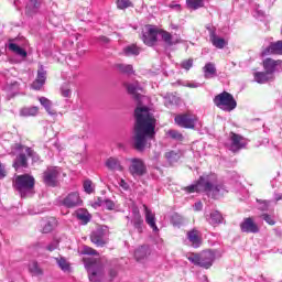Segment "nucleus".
Here are the masks:
<instances>
[{
  "mask_svg": "<svg viewBox=\"0 0 282 282\" xmlns=\"http://www.w3.org/2000/svg\"><path fill=\"white\" fill-rule=\"evenodd\" d=\"M134 118V149L144 151L149 140H155V117L147 107H137Z\"/></svg>",
  "mask_w": 282,
  "mask_h": 282,
  "instance_id": "nucleus-1",
  "label": "nucleus"
},
{
  "mask_svg": "<svg viewBox=\"0 0 282 282\" xmlns=\"http://www.w3.org/2000/svg\"><path fill=\"white\" fill-rule=\"evenodd\" d=\"M186 193H206L213 199H219L221 195L228 193L224 183H217L216 175L200 176L196 184L185 187Z\"/></svg>",
  "mask_w": 282,
  "mask_h": 282,
  "instance_id": "nucleus-2",
  "label": "nucleus"
},
{
  "mask_svg": "<svg viewBox=\"0 0 282 282\" xmlns=\"http://www.w3.org/2000/svg\"><path fill=\"white\" fill-rule=\"evenodd\" d=\"M36 180L30 174L17 175L13 180V188L21 197H32Z\"/></svg>",
  "mask_w": 282,
  "mask_h": 282,
  "instance_id": "nucleus-3",
  "label": "nucleus"
},
{
  "mask_svg": "<svg viewBox=\"0 0 282 282\" xmlns=\"http://www.w3.org/2000/svg\"><path fill=\"white\" fill-rule=\"evenodd\" d=\"M215 251L213 250H206L202 253H192L187 257V260L193 263L194 265H197L198 268H205V270H208V268L213 267V263H215Z\"/></svg>",
  "mask_w": 282,
  "mask_h": 282,
  "instance_id": "nucleus-4",
  "label": "nucleus"
},
{
  "mask_svg": "<svg viewBox=\"0 0 282 282\" xmlns=\"http://www.w3.org/2000/svg\"><path fill=\"white\" fill-rule=\"evenodd\" d=\"M214 105H216L218 109H221V111L227 112L237 109V100H235V97L228 91H223L215 96Z\"/></svg>",
  "mask_w": 282,
  "mask_h": 282,
  "instance_id": "nucleus-5",
  "label": "nucleus"
},
{
  "mask_svg": "<svg viewBox=\"0 0 282 282\" xmlns=\"http://www.w3.org/2000/svg\"><path fill=\"white\" fill-rule=\"evenodd\" d=\"M85 268L90 282H100L102 279V264H100V261L94 258L86 259Z\"/></svg>",
  "mask_w": 282,
  "mask_h": 282,
  "instance_id": "nucleus-6",
  "label": "nucleus"
},
{
  "mask_svg": "<svg viewBox=\"0 0 282 282\" xmlns=\"http://www.w3.org/2000/svg\"><path fill=\"white\" fill-rule=\"evenodd\" d=\"M127 162L129 164L128 171L131 176L134 177H144L147 175L148 170H147V163H144V160L140 158H130L127 159Z\"/></svg>",
  "mask_w": 282,
  "mask_h": 282,
  "instance_id": "nucleus-7",
  "label": "nucleus"
},
{
  "mask_svg": "<svg viewBox=\"0 0 282 282\" xmlns=\"http://www.w3.org/2000/svg\"><path fill=\"white\" fill-rule=\"evenodd\" d=\"M42 180L45 186H51L52 188H56V186H58V180H61V167L48 166L43 172Z\"/></svg>",
  "mask_w": 282,
  "mask_h": 282,
  "instance_id": "nucleus-8",
  "label": "nucleus"
},
{
  "mask_svg": "<svg viewBox=\"0 0 282 282\" xmlns=\"http://www.w3.org/2000/svg\"><path fill=\"white\" fill-rule=\"evenodd\" d=\"M23 150H25V145L21 143H15L12 147L13 155H15V153H19L13 162V169H15V171H19V169H28V156H25Z\"/></svg>",
  "mask_w": 282,
  "mask_h": 282,
  "instance_id": "nucleus-9",
  "label": "nucleus"
},
{
  "mask_svg": "<svg viewBox=\"0 0 282 282\" xmlns=\"http://www.w3.org/2000/svg\"><path fill=\"white\" fill-rule=\"evenodd\" d=\"M127 219L139 235L144 232V219H142V214H140V209L138 207L132 208V217L130 218L127 216Z\"/></svg>",
  "mask_w": 282,
  "mask_h": 282,
  "instance_id": "nucleus-10",
  "label": "nucleus"
},
{
  "mask_svg": "<svg viewBox=\"0 0 282 282\" xmlns=\"http://www.w3.org/2000/svg\"><path fill=\"white\" fill-rule=\"evenodd\" d=\"M206 30L209 32V41L214 47H217V50H224L228 43L224 37L217 36V29L210 24H207Z\"/></svg>",
  "mask_w": 282,
  "mask_h": 282,
  "instance_id": "nucleus-11",
  "label": "nucleus"
},
{
  "mask_svg": "<svg viewBox=\"0 0 282 282\" xmlns=\"http://www.w3.org/2000/svg\"><path fill=\"white\" fill-rule=\"evenodd\" d=\"M174 122L183 129H195L197 118L191 115H178L174 118Z\"/></svg>",
  "mask_w": 282,
  "mask_h": 282,
  "instance_id": "nucleus-12",
  "label": "nucleus"
},
{
  "mask_svg": "<svg viewBox=\"0 0 282 282\" xmlns=\"http://www.w3.org/2000/svg\"><path fill=\"white\" fill-rule=\"evenodd\" d=\"M229 140H230L229 150L232 151L234 153L237 151H240V149H245L246 144H248V141L246 140V138L235 132H230Z\"/></svg>",
  "mask_w": 282,
  "mask_h": 282,
  "instance_id": "nucleus-13",
  "label": "nucleus"
},
{
  "mask_svg": "<svg viewBox=\"0 0 282 282\" xmlns=\"http://www.w3.org/2000/svg\"><path fill=\"white\" fill-rule=\"evenodd\" d=\"M240 230L241 232H247L248 235H257L260 228L259 225L254 221V218L248 217L243 218L240 223Z\"/></svg>",
  "mask_w": 282,
  "mask_h": 282,
  "instance_id": "nucleus-14",
  "label": "nucleus"
},
{
  "mask_svg": "<svg viewBox=\"0 0 282 282\" xmlns=\"http://www.w3.org/2000/svg\"><path fill=\"white\" fill-rule=\"evenodd\" d=\"M61 204L66 208H76V206L83 204V200L80 199L78 192H72L61 200Z\"/></svg>",
  "mask_w": 282,
  "mask_h": 282,
  "instance_id": "nucleus-15",
  "label": "nucleus"
},
{
  "mask_svg": "<svg viewBox=\"0 0 282 282\" xmlns=\"http://www.w3.org/2000/svg\"><path fill=\"white\" fill-rule=\"evenodd\" d=\"M262 65H263L264 72L269 73L271 76H274L275 72H280V69H282L281 59H272L268 57L262 62Z\"/></svg>",
  "mask_w": 282,
  "mask_h": 282,
  "instance_id": "nucleus-16",
  "label": "nucleus"
},
{
  "mask_svg": "<svg viewBox=\"0 0 282 282\" xmlns=\"http://www.w3.org/2000/svg\"><path fill=\"white\" fill-rule=\"evenodd\" d=\"M105 229L97 228L90 234V241L97 246V248H102L107 245V240H105Z\"/></svg>",
  "mask_w": 282,
  "mask_h": 282,
  "instance_id": "nucleus-17",
  "label": "nucleus"
},
{
  "mask_svg": "<svg viewBox=\"0 0 282 282\" xmlns=\"http://www.w3.org/2000/svg\"><path fill=\"white\" fill-rule=\"evenodd\" d=\"M275 54L278 56H282V40L276 42H271L269 46H267L261 52V56H270Z\"/></svg>",
  "mask_w": 282,
  "mask_h": 282,
  "instance_id": "nucleus-18",
  "label": "nucleus"
},
{
  "mask_svg": "<svg viewBox=\"0 0 282 282\" xmlns=\"http://www.w3.org/2000/svg\"><path fill=\"white\" fill-rule=\"evenodd\" d=\"M45 80H47V72L45 70L43 65H40L37 69V77L32 83V89L39 91L43 87V85H45Z\"/></svg>",
  "mask_w": 282,
  "mask_h": 282,
  "instance_id": "nucleus-19",
  "label": "nucleus"
},
{
  "mask_svg": "<svg viewBox=\"0 0 282 282\" xmlns=\"http://www.w3.org/2000/svg\"><path fill=\"white\" fill-rule=\"evenodd\" d=\"M142 41L144 45L149 47H153L155 43H158V30L153 28H149L147 32L142 35Z\"/></svg>",
  "mask_w": 282,
  "mask_h": 282,
  "instance_id": "nucleus-20",
  "label": "nucleus"
},
{
  "mask_svg": "<svg viewBox=\"0 0 282 282\" xmlns=\"http://www.w3.org/2000/svg\"><path fill=\"white\" fill-rule=\"evenodd\" d=\"M105 166L108 171H119V173H122V171H124L122 162H120V159L116 156L108 158L105 162Z\"/></svg>",
  "mask_w": 282,
  "mask_h": 282,
  "instance_id": "nucleus-21",
  "label": "nucleus"
},
{
  "mask_svg": "<svg viewBox=\"0 0 282 282\" xmlns=\"http://www.w3.org/2000/svg\"><path fill=\"white\" fill-rule=\"evenodd\" d=\"M143 208L148 226L152 228L153 232H160V228H158V225L155 224V214L147 205H143Z\"/></svg>",
  "mask_w": 282,
  "mask_h": 282,
  "instance_id": "nucleus-22",
  "label": "nucleus"
},
{
  "mask_svg": "<svg viewBox=\"0 0 282 282\" xmlns=\"http://www.w3.org/2000/svg\"><path fill=\"white\" fill-rule=\"evenodd\" d=\"M186 237L192 248H199V246H202V237L199 236V230L192 229L187 231Z\"/></svg>",
  "mask_w": 282,
  "mask_h": 282,
  "instance_id": "nucleus-23",
  "label": "nucleus"
},
{
  "mask_svg": "<svg viewBox=\"0 0 282 282\" xmlns=\"http://www.w3.org/2000/svg\"><path fill=\"white\" fill-rule=\"evenodd\" d=\"M128 94L138 102L142 105V95L138 91H142V88L138 84H128L127 85Z\"/></svg>",
  "mask_w": 282,
  "mask_h": 282,
  "instance_id": "nucleus-24",
  "label": "nucleus"
},
{
  "mask_svg": "<svg viewBox=\"0 0 282 282\" xmlns=\"http://www.w3.org/2000/svg\"><path fill=\"white\" fill-rule=\"evenodd\" d=\"M254 80H256V83L263 85L265 83H270V80H274V75H271V74L267 73L265 70L257 72V73H254Z\"/></svg>",
  "mask_w": 282,
  "mask_h": 282,
  "instance_id": "nucleus-25",
  "label": "nucleus"
},
{
  "mask_svg": "<svg viewBox=\"0 0 282 282\" xmlns=\"http://www.w3.org/2000/svg\"><path fill=\"white\" fill-rule=\"evenodd\" d=\"M20 116L22 118H30V117L39 116V107H36V106L24 107V108L20 109Z\"/></svg>",
  "mask_w": 282,
  "mask_h": 282,
  "instance_id": "nucleus-26",
  "label": "nucleus"
},
{
  "mask_svg": "<svg viewBox=\"0 0 282 282\" xmlns=\"http://www.w3.org/2000/svg\"><path fill=\"white\" fill-rule=\"evenodd\" d=\"M203 72L205 78L207 79L215 78V76H217V67H215V64L210 62L203 67Z\"/></svg>",
  "mask_w": 282,
  "mask_h": 282,
  "instance_id": "nucleus-27",
  "label": "nucleus"
},
{
  "mask_svg": "<svg viewBox=\"0 0 282 282\" xmlns=\"http://www.w3.org/2000/svg\"><path fill=\"white\" fill-rule=\"evenodd\" d=\"M8 47L10 50V52H13V54L21 56L22 58L28 57V52L25 50H23L21 46H19V44L11 42V43H9Z\"/></svg>",
  "mask_w": 282,
  "mask_h": 282,
  "instance_id": "nucleus-28",
  "label": "nucleus"
},
{
  "mask_svg": "<svg viewBox=\"0 0 282 282\" xmlns=\"http://www.w3.org/2000/svg\"><path fill=\"white\" fill-rule=\"evenodd\" d=\"M223 221H224V216H221V213H219L218 210L210 213L208 223L212 226H217V225L221 224Z\"/></svg>",
  "mask_w": 282,
  "mask_h": 282,
  "instance_id": "nucleus-29",
  "label": "nucleus"
},
{
  "mask_svg": "<svg viewBox=\"0 0 282 282\" xmlns=\"http://www.w3.org/2000/svg\"><path fill=\"white\" fill-rule=\"evenodd\" d=\"M148 257H149L148 247L142 246L134 251V258L137 259V261H144V259H147Z\"/></svg>",
  "mask_w": 282,
  "mask_h": 282,
  "instance_id": "nucleus-30",
  "label": "nucleus"
},
{
  "mask_svg": "<svg viewBox=\"0 0 282 282\" xmlns=\"http://www.w3.org/2000/svg\"><path fill=\"white\" fill-rule=\"evenodd\" d=\"M76 217L82 221V224H89V221H91V215H89V212L85 209H78L76 212Z\"/></svg>",
  "mask_w": 282,
  "mask_h": 282,
  "instance_id": "nucleus-31",
  "label": "nucleus"
},
{
  "mask_svg": "<svg viewBox=\"0 0 282 282\" xmlns=\"http://www.w3.org/2000/svg\"><path fill=\"white\" fill-rule=\"evenodd\" d=\"M39 101L42 107H44V109L47 111V113H50V116H54L56 113V111L52 109V101L50 99L45 97H40Z\"/></svg>",
  "mask_w": 282,
  "mask_h": 282,
  "instance_id": "nucleus-32",
  "label": "nucleus"
},
{
  "mask_svg": "<svg viewBox=\"0 0 282 282\" xmlns=\"http://www.w3.org/2000/svg\"><path fill=\"white\" fill-rule=\"evenodd\" d=\"M29 272L33 274V276H43V269L39 267V262L33 261L29 264Z\"/></svg>",
  "mask_w": 282,
  "mask_h": 282,
  "instance_id": "nucleus-33",
  "label": "nucleus"
},
{
  "mask_svg": "<svg viewBox=\"0 0 282 282\" xmlns=\"http://www.w3.org/2000/svg\"><path fill=\"white\" fill-rule=\"evenodd\" d=\"M126 56H138L140 54V47L135 44L128 45L123 48Z\"/></svg>",
  "mask_w": 282,
  "mask_h": 282,
  "instance_id": "nucleus-34",
  "label": "nucleus"
},
{
  "mask_svg": "<svg viewBox=\"0 0 282 282\" xmlns=\"http://www.w3.org/2000/svg\"><path fill=\"white\" fill-rule=\"evenodd\" d=\"M180 158H182L180 152L174 150L165 153V159L167 160V162H170V164H175V162L180 161Z\"/></svg>",
  "mask_w": 282,
  "mask_h": 282,
  "instance_id": "nucleus-35",
  "label": "nucleus"
},
{
  "mask_svg": "<svg viewBox=\"0 0 282 282\" xmlns=\"http://www.w3.org/2000/svg\"><path fill=\"white\" fill-rule=\"evenodd\" d=\"M39 8H41V0H29V2L26 4V12L32 14V13L36 12V10H39Z\"/></svg>",
  "mask_w": 282,
  "mask_h": 282,
  "instance_id": "nucleus-36",
  "label": "nucleus"
},
{
  "mask_svg": "<svg viewBox=\"0 0 282 282\" xmlns=\"http://www.w3.org/2000/svg\"><path fill=\"white\" fill-rule=\"evenodd\" d=\"M55 261L58 265V268L63 271V272H69L70 267H69V262H67V259L59 257V258H55Z\"/></svg>",
  "mask_w": 282,
  "mask_h": 282,
  "instance_id": "nucleus-37",
  "label": "nucleus"
},
{
  "mask_svg": "<svg viewBox=\"0 0 282 282\" xmlns=\"http://www.w3.org/2000/svg\"><path fill=\"white\" fill-rule=\"evenodd\" d=\"M186 6L189 10H199L204 8V0H186Z\"/></svg>",
  "mask_w": 282,
  "mask_h": 282,
  "instance_id": "nucleus-38",
  "label": "nucleus"
},
{
  "mask_svg": "<svg viewBox=\"0 0 282 282\" xmlns=\"http://www.w3.org/2000/svg\"><path fill=\"white\" fill-rule=\"evenodd\" d=\"M116 67L121 74H133V65L131 64H117Z\"/></svg>",
  "mask_w": 282,
  "mask_h": 282,
  "instance_id": "nucleus-39",
  "label": "nucleus"
},
{
  "mask_svg": "<svg viewBox=\"0 0 282 282\" xmlns=\"http://www.w3.org/2000/svg\"><path fill=\"white\" fill-rule=\"evenodd\" d=\"M166 135H169V138H171L172 140H176V142H183L184 141V134H182L177 130H169L166 132Z\"/></svg>",
  "mask_w": 282,
  "mask_h": 282,
  "instance_id": "nucleus-40",
  "label": "nucleus"
},
{
  "mask_svg": "<svg viewBox=\"0 0 282 282\" xmlns=\"http://www.w3.org/2000/svg\"><path fill=\"white\" fill-rule=\"evenodd\" d=\"M160 36L162 41L166 43V45H173V35H171V33H169L167 31H161Z\"/></svg>",
  "mask_w": 282,
  "mask_h": 282,
  "instance_id": "nucleus-41",
  "label": "nucleus"
},
{
  "mask_svg": "<svg viewBox=\"0 0 282 282\" xmlns=\"http://www.w3.org/2000/svg\"><path fill=\"white\" fill-rule=\"evenodd\" d=\"M24 151L29 155V158H32L33 162H40L41 161V156L36 152H34V150H32L31 148L24 147Z\"/></svg>",
  "mask_w": 282,
  "mask_h": 282,
  "instance_id": "nucleus-42",
  "label": "nucleus"
},
{
  "mask_svg": "<svg viewBox=\"0 0 282 282\" xmlns=\"http://www.w3.org/2000/svg\"><path fill=\"white\" fill-rule=\"evenodd\" d=\"M259 206V210H262L263 213L270 210V200H261V199H257Z\"/></svg>",
  "mask_w": 282,
  "mask_h": 282,
  "instance_id": "nucleus-43",
  "label": "nucleus"
},
{
  "mask_svg": "<svg viewBox=\"0 0 282 282\" xmlns=\"http://www.w3.org/2000/svg\"><path fill=\"white\" fill-rule=\"evenodd\" d=\"M171 224L174 226H182V224H184V218L178 214H174L171 218Z\"/></svg>",
  "mask_w": 282,
  "mask_h": 282,
  "instance_id": "nucleus-44",
  "label": "nucleus"
},
{
  "mask_svg": "<svg viewBox=\"0 0 282 282\" xmlns=\"http://www.w3.org/2000/svg\"><path fill=\"white\" fill-rule=\"evenodd\" d=\"M117 8L119 10H127V8H131V2L129 0H117Z\"/></svg>",
  "mask_w": 282,
  "mask_h": 282,
  "instance_id": "nucleus-45",
  "label": "nucleus"
},
{
  "mask_svg": "<svg viewBox=\"0 0 282 282\" xmlns=\"http://www.w3.org/2000/svg\"><path fill=\"white\" fill-rule=\"evenodd\" d=\"M83 254H88L90 257H98V251H96L94 248L89 246H84Z\"/></svg>",
  "mask_w": 282,
  "mask_h": 282,
  "instance_id": "nucleus-46",
  "label": "nucleus"
},
{
  "mask_svg": "<svg viewBox=\"0 0 282 282\" xmlns=\"http://www.w3.org/2000/svg\"><path fill=\"white\" fill-rule=\"evenodd\" d=\"M261 218L269 224V226H274L276 224V220L274 219V216L269 215V214H262Z\"/></svg>",
  "mask_w": 282,
  "mask_h": 282,
  "instance_id": "nucleus-47",
  "label": "nucleus"
},
{
  "mask_svg": "<svg viewBox=\"0 0 282 282\" xmlns=\"http://www.w3.org/2000/svg\"><path fill=\"white\" fill-rule=\"evenodd\" d=\"M84 191L85 193H88V195H91V193H94V183H91L89 180L85 181Z\"/></svg>",
  "mask_w": 282,
  "mask_h": 282,
  "instance_id": "nucleus-48",
  "label": "nucleus"
},
{
  "mask_svg": "<svg viewBox=\"0 0 282 282\" xmlns=\"http://www.w3.org/2000/svg\"><path fill=\"white\" fill-rule=\"evenodd\" d=\"M56 224V220H50L47 221L44 227H43V232L47 234V232H52V230H54V225Z\"/></svg>",
  "mask_w": 282,
  "mask_h": 282,
  "instance_id": "nucleus-49",
  "label": "nucleus"
},
{
  "mask_svg": "<svg viewBox=\"0 0 282 282\" xmlns=\"http://www.w3.org/2000/svg\"><path fill=\"white\" fill-rule=\"evenodd\" d=\"M104 208H106V210H113L116 208V203L109 198H105Z\"/></svg>",
  "mask_w": 282,
  "mask_h": 282,
  "instance_id": "nucleus-50",
  "label": "nucleus"
},
{
  "mask_svg": "<svg viewBox=\"0 0 282 282\" xmlns=\"http://www.w3.org/2000/svg\"><path fill=\"white\" fill-rule=\"evenodd\" d=\"M181 67H182V69H186V72H188L191 69V67H193V58L183 61L181 63Z\"/></svg>",
  "mask_w": 282,
  "mask_h": 282,
  "instance_id": "nucleus-51",
  "label": "nucleus"
},
{
  "mask_svg": "<svg viewBox=\"0 0 282 282\" xmlns=\"http://www.w3.org/2000/svg\"><path fill=\"white\" fill-rule=\"evenodd\" d=\"M61 91L64 98H69V96H72V89H69V86L67 85L62 86Z\"/></svg>",
  "mask_w": 282,
  "mask_h": 282,
  "instance_id": "nucleus-52",
  "label": "nucleus"
},
{
  "mask_svg": "<svg viewBox=\"0 0 282 282\" xmlns=\"http://www.w3.org/2000/svg\"><path fill=\"white\" fill-rule=\"evenodd\" d=\"M56 248H58V240H53L48 246H46V250H48V252H54Z\"/></svg>",
  "mask_w": 282,
  "mask_h": 282,
  "instance_id": "nucleus-53",
  "label": "nucleus"
},
{
  "mask_svg": "<svg viewBox=\"0 0 282 282\" xmlns=\"http://www.w3.org/2000/svg\"><path fill=\"white\" fill-rule=\"evenodd\" d=\"M185 87H189L191 89H197V87H202V84L197 82H189L185 85Z\"/></svg>",
  "mask_w": 282,
  "mask_h": 282,
  "instance_id": "nucleus-54",
  "label": "nucleus"
},
{
  "mask_svg": "<svg viewBox=\"0 0 282 282\" xmlns=\"http://www.w3.org/2000/svg\"><path fill=\"white\" fill-rule=\"evenodd\" d=\"M169 8H171V10H176V12H181L182 11V6L177 4V3H174V2H171L169 4Z\"/></svg>",
  "mask_w": 282,
  "mask_h": 282,
  "instance_id": "nucleus-55",
  "label": "nucleus"
},
{
  "mask_svg": "<svg viewBox=\"0 0 282 282\" xmlns=\"http://www.w3.org/2000/svg\"><path fill=\"white\" fill-rule=\"evenodd\" d=\"M6 175V166L0 162V180H3Z\"/></svg>",
  "mask_w": 282,
  "mask_h": 282,
  "instance_id": "nucleus-56",
  "label": "nucleus"
},
{
  "mask_svg": "<svg viewBox=\"0 0 282 282\" xmlns=\"http://www.w3.org/2000/svg\"><path fill=\"white\" fill-rule=\"evenodd\" d=\"M119 186H121V188H123V191H129V184L127 182H124L123 178L120 180Z\"/></svg>",
  "mask_w": 282,
  "mask_h": 282,
  "instance_id": "nucleus-57",
  "label": "nucleus"
},
{
  "mask_svg": "<svg viewBox=\"0 0 282 282\" xmlns=\"http://www.w3.org/2000/svg\"><path fill=\"white\" fill-rule=\"evenodd\" d=\"M95 207L101 206L104 208L105 206V199L98 197L94 204Z\"/></svg>",
  "mask_w": 282,
  "mask_h": 282,
  "instance_id": "nucleus-58",
  "label": "nucleus"
},
{
  "mask_svg": "<svg viewBox=\"0 0 282 282\" xmlns=\"http://www.w3.org/2000/svg\"><path fill=\"white\" fill-rule=\"evenodd\" d=\"M98 41H100V43H109V37L101 35L98 37Z\"/></svg>",
  "mask_w": 282,
  "mask_h": 282,
  "instance_id": "nucleus-59",
  "label": "nucleus"
},
{
  "mask_svg": "<svg viewBox=\"0 0 282 282\" xmlns=\"http://www.w3.org/2000/svg\"><path fill=\"white\" fill-rule=\"evenodd\" d=\"M10 89H11L12 91H17V89H19V84H18L17 82L12 83V84L10 85Z\"/></svg>",
  "mask_w": 282,
  "mask_h": 282,
  "instance_id": "nucleus-60",
  "label": "nucleus"
},
{
  "mask_svg": "<svg viewBox=\"0 0 282 282\" xmlns=\"http://www.w3.org/2000/svg\"><path fill=\"white\" fill-rule=\"evenodd\" d=\"M109 275L111 276V279H116L118 276V271L111 269Z\"/></svg>",
  "mask_w": 282,
  "mask_h": 282,
  "instance_id": "nucleus-61",
  "label": "nucleus"
},
{
  "mask_svg": "<svg viewBox=\"0 0 282 282\" xmlns=\"http://www.w3.org/2000/svg\"><path fill=\"white\" fill-rule=\"evenodd\" d=\"M202 208H203L202 202L195 203V205H194L195 210H202Z\"/></svg>",
  "mask_w": 282,
  "mask_h": 282,
  "instance_id": "nucleus-62",
  "label": "nucleus"
},
{
  "mask_svg": "<svg viewBox=\"0 0 282 282\" xmlns=\"http://www.w3.org/2000/svg\"><path fill=\"white\" fill-rule=\"evenodd\" d=\"M274 199H275V202H281L282 194H274Z\"/></svg>",
  "mask_w": 282,
  "mask_h": 282,
  "instance_id": "nucleus-63",
  "label": "nucleus"
}]
</instances>
